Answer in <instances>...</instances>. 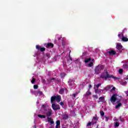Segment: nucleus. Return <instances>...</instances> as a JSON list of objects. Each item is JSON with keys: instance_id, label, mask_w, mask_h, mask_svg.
<instances>
[{"instance_id": "obj_30", "label": "nucleus", "mask_w": 128, "mask_h": 128, "mask_svg": "<svg viewBox=\"0 0 128 128\" xmlns=\"http://www.w3.org/2000/svg\"><path fill=\"white\" fill-rule=\"evenodd\" d=\"M65 44H66V42H64V41H62V46H64Z\"/></svg>"}, {"instance_id": "obj_19", "label": "nucleus", "mask_w": 128, "mask_h": 128, "mask_svg": "<svg viewBox=\"0 0 128 128\" xmlns=\"http://www.w3.org/2000/svg\"><path fill=\"white\" fill-rule=\"evenodd\" d=\"M91 92L90 91V90H88V92H86V94L84 95V96H90L91 94Z\"/></svg>"}, {"instance_id": "obj_25", "label": "nucleus", "mask_w": 128, "mask_h": 128, "mask_svg": "<svg viewBox=\"0 0 128 128\" xmlns=\"http://www.w3.org/2000/svg\"><path fill=\"white\" fill-rule=\"evenodd\" d=\"M77 94H78L77 93L72 94V98H74H74H76V96Z\"/></svg>"}, {"instance_id": "obj_43", "label": "nucleus", "mask_w": 128, "mask_h": 128, "mask_svg": "<svg viewBox=\"0 0 128 128\" xmlns=\"http://www.w3.org/2000/svg\"><path fill=\"white\" fill-rule=\"evenodd\" d=\"M49 128H53L52 127H50Z\"/></svg>"}, {"instance_id": "obj_29", "label": "nucleus", "mask_w": 128, "mask_h": 128, "mask_svg": "<svg viewBox=\"0 0 128 128\" xmlns=\"http://www.w3.org/2000/svg\"><path fill=\"white\" fill-rule=\"evenodd\" d=\"M114 126H120V124L118 122H115L114 124Z\"/></svg>"}, {"instance_id": "obj_22", "label": "nucleus", "mask_w": 128, "mask_h": 128, "mask_svg": "<svg viewBox=\"0 0 128 128\" xmlns=\"http://www.w3.org/2000/svg\"><path fill=\"white\" fill-rule=\"evenodd\" d=\"M120 84H122V86H126V82L122 81L120 82Z\"/></svg>"}, {"instance_id": "obj_32", "label": "nucleus", "mask_w": 128, "mask_h": 128, "mask_svg": "<svg viewBox=\"0 0 128 128\" xmlns=\"http://www.w3.org/2000/svg\"><path fill=\"white\" fill-rule=\"evenodd\" d=\"M34 90H37V88H38V85H34Z\"/></svg>"}, {"instance_id": "obj_10", "label": "nucleus", "mask_w": 128, "mask_h": 128, "mask_svg": "<svg viewBox=\"0 0 128 128\" xmlns=\"http://www.w3.org/2000/svg\"><path fill=\"white\" fill-rule=\"evenodd\" d=\"M52 108H53L54 110H58L60 108V105L54 103L52 104Z\"/></svg>"}, {"instance_id": "obj_15", "label": "nucleus", "mask_w": 128, "mask_h": 128, "mask_svg": "<svg viewBox=\"0 0 128 128\" xmlns=\"http://www.w3.org/2000/svg\"><path fill=\"white\" fill-rule=\"evenodd\" d=\"M34 94H35V96H44L42 92L41 91L34 92Z\"/></svg>"}, {"instance_id": "obj_37", "label": "nucleus", "mask_w": 128, "mask_h": 128, "mask_svg": "<svg viewBox=\"0 0 128 128\" xmlns=\"http://www.w3.org/2000/svg\"><path fill=\"white\" fill-rule=\"evenodd\" d=\"M106 118V122H108V117H105Z\"/></svg>"}, {"instance_id": "obj_45", "label": "nucleus", "mask_w": 128, "mask_h": 128, "mask_svg": "<svg viewBox=\"0 0 128 128\" xmlns=\"http://www.w3.org/2000/svg\"><path fill=\"white\" fill-rule=\"evenodd\" d=\"M34 56H36V55H34Z\"/></svg>"}, {"instance_id": "obj_28", "label": "nucleus", "mask_w": 128, "mask_h": 128, "mask_svg": "<svg viewBox=\"0 0 128 128\" xmlns=\"http://www.w3.org/2000/svg\"><path fill=\"white\" fill-rule=\"evenodd\" d=\"M35 82H36V79L32 78V80L31 81L32 84H34Z\"/></svg>"}, {"instance_id": "obj_34", "label": "nucleus", "mask_w": 128, "mask_h": 128, "mask_svg": "<svg viewBox=\"0 0 128 128\" xmlns=\"http://www.w3.org/2000/svg\"><path fill=\"white\" fill-rule=\"evenodd\" d=\"M60 104L62 106H64V102H60Z\"/></svg>"}, {"instance_id": "obj_26", "label": "nucleus", "mask_w": 128, "mask_h": 128, "mask_svg": "<svg viewBox=\"0 0 128 128\" xmlns=\"http://www.w3.org/2000/svg\"><path fill=\"white\" fill-rule=\"evenodd\" d=\"M100 116H104V111H100Z\"/></svg>"}, {"instance_id": "obj_46", "label": "nucleus", "mask_w": 128, "mask_h": 128, "mask_svg": "<svg viewBox=\"0 0 128 128\" xmlns=\"http://www.w3.org/2000/svg\"><path fill=\"white\" fill-rule=\"evenodd\" d=\"M58 40H60V38H58Z\"/></svg>"}, {"instance_id": "obj_20", "label": "nucleus", "mask_w": 128, "mask_h": 128, "mask_svg": "<svg viewBox=\"0 0 128 128\" xmlns=\"http://www.w3.org/2000/svg\"><path fill=\"white\" fill-rule=\"evenodd\" d=\"M100 102H105L104 101V97H100L99 98Z\"/></svg>"}, {"instance_id": "obj_3", "label": "nucleus", "mask_w": 128, "mask_h": 128, "mask_svg": "<svg viewBox=\"0 0 128 128\" xmlns=\"http://www.w3.org/2000/svg\"><path fill=\"white\" fill-rule=\"evenodd\" d=\"M100 78H114V80H120L119 78L114 77L112 75L108 74V71L106 70H104V72L100 76Z\"/></svg>"}, {"instance_id": "obj_31", "label": "nucleus", "mask_w": 128, "mask_h": 128, "mask_svg": "<svg viewBox=\"0 0 128 128\" xmlns=\"http://www.w3.org/2000/svg\"><path fill=\"white\" fill-rule=\"evenodd\" d=\"M56 82V79H54V78H51L50 80V82Z\"/></svg>"}, {"instance_id": "obj_35", "label": "nucleus", "mask_w": 128, "mask_h": 128, "mask_svg": "<svg viewBox=\"0 0 128 128\" xmlns=\"http://www.w3.org/2000/svg\"><path fill=\"white\" fill-rule=\"evenodd\" d=\"M64 118L66 119V118H68V116L67 115H66L65 116H64Z\"/></svg>"}, {"instance_id": "obj_39", "label": "nucleus", "mask_w": 128, "mask_h": 128, "mask_svg": "<svg viewBox=\"0 0 128 128\" xmlns=\"http://www.w3.org/2000/svg\"><path fill=\"white\" fill-rule=\"evenodd\" d=\"M88 88H92V85H89Z\"/></svg>"}, {"instance_id": "obj_12", "label": "nucleus", "mask_w": 128, "mask_h": 128, "mask_svg": "<svg viewBox=\"0 0 128 128\" xmlns=\"http://www.w3.org/2000/svg\"><path fill=\"white\" fill-rule=\"evenodd\" d=\"M90 58H86L85 60V62L86 64H87V62H90L89 64H88V66H89L90 68H92V66H94V63H92V62H90Z\"/></svg>"}, {"instance_id": "obj_27", "label": "nucleus", "mask_w": 128, "mask_h": 128, "mask_svg": "<svg viewBox=\"0 0 128 128\" xmlns=\"http://www.w3.org/2000/svg\"><path fill=\"white\" fill-rule=\"evenodd\" d=\"M123 72H124V70L122 69H120L118 70L119 74H122Z\"/></svg>"}, {"instance_id": "obj_40", "label": "nucleus", "mask_w": 128, "mask_h": 128, "mask_svg": "<svg viewBox=\"0 0 128 128\" xmlns=\"http://www.w3.org/2000/svg\"><path fill=\"white\" fill-rule=\"evenodd\" d=\"M126 80H128V76H127L126 78Z\"/></svg>"}, {"instance_id": "obj_41", "label": "nucleus", "mask_w": 128, "mask_h": 128, "mask_svg": "<svg viewBox=\"0 0 128 128\" xmlns=\"http://www.w3.org/2000/svg\"><path fill=\"white\" fill-rule=\"evenodd\" d=\"M36 104H39L38 101V102H36Z\"/></svg>"}, {"instance_id": "obj_24", "label": "nucleus", "mask_w": 128, "mask_h": 128, "mask_svg": "<svg viewBox=\"0 0 128 128\" xmlns=\"http://www.w3.org/2000/svg\"><path fill=\"white\" fill-rule=\"evenodd\" d=\"M122 68H125V70H128V65L127 64H124L123 66H122Z\"/></svg>"}, {"instance_id": "obj_9", "label": "nucleus", "mask_w": 128, "mask_h": 128, "mask_svg": "<svg viewBox=\"0 0 128 128\" xmlns=\"http://www.w3.org/2000/svg\"><path fill=\"white\" fill-rule=\"evenodd\" d=\"M104 90H111V92H114V90H116V88L112 86H108L104 88Z\"/></svg>"}, {"instance_id": "obj_14", "label": "nucleus", "mask_w": 128, "mask_h": 128, "mask_svg": "<svg viewBox=\"0 0 128 128\" xmlns=\"http://www.w3.org/2000/svg\"><path fill=\"white\" fill-rule=\"evenodd\" d=\"M36 48L38 50H40V52H44V50H46L45 48H40V46L38 45L36 46Z\"/></svg>"}, {"instance_id": "obj_33", "label": "nucleus", "mask_w": 128, "mask_h": 128, "mask_svg": "<svg viewBox=\"0 0 128 128\" xmlns=\"http://www.w3.org/2000/svg\"><path fill=\"white\" fill-rule=\"evenodd\" d=\"M98 92H99L98 94H100V92H102V90H98ZM96 94H98V93H96Z\"/></svg>"}, {"instance_id": "obj_7", "label": "nucleus", "mask_w": 128, "mask_h": 128, "mask_svg": "<svg viewBox=\"0 0 128 128\" xmlns=\"http://www.w3.org/2000/svg\"><path fill=\"white\" fill-rule=\"evenodd\" d=\"M118 36L120 40H122V42H128V38L126 36H124L123 33H120L118 34Z\"/></svg>"}, {"instance_id": "obj_21", "label": "nucleus", "mask_w": 128, "mask_h": 128, "mask_svg": "<svg viewBox=\"0 0 128 128\" xmlns=\"http://www.w3.org/2000/svg\"><path fill=\"white\" fill-rule=\"evenodd\" d=\"M108 54H116V52L114 51V50H110L108 52Z\"/></svg>"}, {"instance_id": "obj_6", "label": "nucleus", "mask_w": 128, "mask_h": 128, "mask_svg": "<svg viewBox=\"0 0 128 128\" xmlns=\"http://www.w3.org/2000/svg\"><path fill=\"white\" fill-rule=\"evenodd\" d=\"M104 70V66L102 65H98L95 68V73L96 74H100V70Z\"/></svg>"}, {"instance_id": "obj_11", "label": "nucleus", "mask_w": 128, "mask_h": 128, "mask_svg": "<svg viewBox=\"0 0 128 128\" xmlns=\"http://www.w3.org/2000/svg\"><path fill=\"white\" fill-rule=\"evenodd\" d=\"M102 86V84H98L94 86V90H95L96 94H100V92H98V88Z\"/></svg>"}, {"instance_id": "obj_18", "label": "nucleus", "mask_w": 128, "mask_h": 128, "mask_svg": "<svg viewBox=\"0 0 128 128\" xmlns=\"http://www.w3.org/2000/svg\"><path fill=\"white\" fill-rule=\"evenodd\" d=\"M47 48H54V44L52 43H48L47 44Z\"/></svg>"}, {"instance_id": "obj_44", "label": "nucleus", "mask_w": 128, "mask_h": 128, "mask_svg": "<svg viewBox=\"0 0 128 128\" xmlns=\"http://www.w3.org/2000/svg\"><path fill=\"white\" fill-rule=\"evenodd\" d=\"M92 61H94V59H92Z\"/></svg>"}, {"instance_id": "obj_1", "label": "nucleus", "mask_w": 128, "mask_h": 128, "mask_svg": "<svg viewBox=\"0 0 128 128\" xmlns=\"http://www.w3.org/2000/svg\"><path fill=\"white\" fill-rule=\"evenodd\" d=\"M41 114H46L47 116V120H46V122H50V124H54V122L52 120V118L50 117L52 114V110L50 107L48 106V105L46 104H44L42 105V112Z\"/></svg>"}, {"instance_id": "obj_17", "label": "nucleus", "mask_w": 128, "mask_h": 128, "mask_svg": "<svg viewBox=\"0 0 128 128\" xmlns=\"http://www.w3.org/2000/svg\"><path fill=\"white\" fill-rule=\"evenodd\" d=\"M38 118H46V115H42V114H38Z\"/></svg>"}, {"instance_id": "obj_16", "label": "nucleus", "mask_w": 128, "mask_h": 128, "mask_svg": "<svg viewBox=\"0 0 128 128\" xmlns=\"http://www.w3.org/2000/svg\"><path fill=\"white\" fill-rule=\"evenodd\" d=\"M60 122L59 120H58L56 122V128H60Z\"/></svg>"}, {"instance_id": "obj_38", "label": "nucleus", "mask_w": 128, "mask_h": 128, "mask_svg": "<svg viewBox=\"0 0 128 128\" xmlns=\"http://www.w3.org/2000/svg\"><path fill=\"white\" fill-rule=\"evenodd\" d=\"M94 98H98V96H93Z\"/></svg>"}, {"instance_id": "obj_8", "label": "nucleus", "mask_w": 128, "mask_h": 128, "mask_svg": "<svg viewBox=\"0 0 128 128\" xmlns=\"http://www.w3.org/2000/svg\"><path fill=\"white\" fill-rule=\"evenodd\" d=\"M68 83L70 86V90H72V88H74V86H76V85L74 84V82L73 80H69Z\"/></svg>"}, {"instance_id": "obj_13", "label": "nucleus", "mask_w": 128, "mask_h": 128, "mask_svg": "<svg viewBox=\"0 0 128 128\" xmlns=\"http://www.w3.org/2000/svg\"><path fill=\"white\" fill-rule=\"evenodd\" d=\"M116 48L119 50V52H122V46L120 43H117Z\"/></svg>"}, {"instance_id": "obj_5", "label": "nucleus", "mask_w": 128, "mask_h": 128, "mask_svg": "<svg viewBox=\"0 0 128 128\" xmlns=\"http://www.w3.org/2000/svg\"><path fill=\"white\" fill-rule=\"evenodd\" d=\"M62 98H60V96H52L51 97V102L52 104L54 102H60Z\"/></svg>"}, {"instance_id": "obj_23", "label": "nucleus", "mask_w": 128, "mask_h": 128, "mask_svg": "<svg viewBox=\"0 0 128 128\" xmlns=\"http://www.w3.org/2000/svg\"><path fill=\"white\" fill-rule=\"evenodd\" d=\"M64 90L62 88L59 91V93L60 94H64Z\"/></svg>"}, {"instance_id": "obj_2", "label": "nucleus", "mask_w": 128, "mask_h": 128, "mask_svg": "<svg viewBox=\"0 0 128 128\" xmlns=\"http://www.w3.org/2000/svg\"><path fill=\"white\" fill-rule=\"evenodd\" d=\"M110 100L112 104H118L116 106V110H118V108L122 106V103H120V100H122V96L116 94H114L111 97Z\"/></svg>"}, {"instance_id": "obj_42", "label": "nucleus", "mask_w": 128, "mask_h": 128, "mask_svg": "<svg viewBox=\"0 0 128 128\" xmlns=\"http://www.w3.org/2000/svg\"><path fill=\"white\" fill-rule=\"evenodd\" d=\"M98 128V125L97 126H96V128Z\"/></svg>"}, {"instance_id": "obj_36", "label": "nucleus", "mask_w": 128, "mask_h": 128, "mask_svg": "<svg viewBox=\"0 0 128 128\" xmlns=\"http://www.w3.org/2000/svg\"><path fill=\"white\" fill-rule=\"evenodd\" d=\"M46 56L47 57H48V58H50V54H46Z\"/></svg>"}, {"instance_id": "obj_4", "label": "nucleus", "mask_w": 128, "mask_h": 128, "mask_svg": "<svg viewBox=\"0 0 128 128\" xmlns=\"http://www.w3.org/2000/svg\"><path fill=\"white\" fill-rule=\"evenodd\" d=\"M96 122H98V117H94L92 122H88L87 124V128H92V126H94V124H96Z\"/></svg>"}]
</instances>
